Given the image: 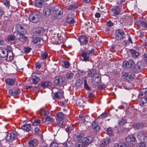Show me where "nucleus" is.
I'll list each match as a JSON object with an SVG mask.
<instances>
[{"label": "nucleus", "mask_w": 147, "mask_h": 147, "mask_svg": "<svg viewBox=\"0 0 147 147\" xmlns=\"http://www.w3.org/2000/svg\"><path fill=\"white\" fill-rule=\"evenodd\" d=\"M93 140V137L92 136H88L83 138L82 141L85 146L91 143Z\"/></svg>", "instance_id": "9d476101"}, {"label": "nucleus", "mask_w": 147, "mask_h": 147, "mask_svg": "<svg viewBox=\"0 0 147 147\" xmlns=\"http://www.w3.org/2000/svg\"><path fill=\"white\" fill-rule=\"evenodd\" d=\"M107 25L109 27L113 26L114 23H112L110 20H109L107 22Z\"/></svg>", "instance_id": "4d7b16f0"}, {"label": "nucleus", "mask_w": 147, "mask_h": 147, "mask_svg": "<svg viewBox=\"0 0 147 147\" xmlns=\"http://www.w3.org/2000/svg\"><path fill=\"white\" fill-rule=\"evenodd\" d=\"M133 60H129L128 61H125L123 63V66L124 68L129 67L134 64Z\"/></svg>", "instance_id": "4468645a"}, {"label": "nucleus", "mask_w": 147, "mask_h": 147, "mask_svg": "<svg viewBox=\"0 0 147 147\" xmlns=\"http://www.w3.org/2000/svg\"><path fill=\"white\" fill-rule=\"evenodd\" d=\"M124 76L125 78L128 80L133 79L134 77V74L131 72L125 73Z\"/></svg>", "instance_id": "6ab92c4d"}, {"label": "nucleus", "mask_w": 147, "mask_h": 147, "mask_svg": "<svg viewBox=\"0 0 147 147\" xmlns=\"http://www.w3.org/2000/svg\"><path fill=\"white\" fill-rule=\"evenodd\" d=\"M92 128L96 131H99L100 128L98 124L95 122H93L92 124Z\"/></svg>", "instance_id": "c85d7f7f"}, {"label": "nucleus", "mask_w": 147, "mask_h": 147, "mask_svg": "<svg viewBox=\"0 0 147 147\" xmlns=\"http://www.w3.org/2000/svg\"><path fill=\"white\" fill-rule=\"evenodd\" d=\"M106 133L109 136H112L114 134V132L112 128H107L106 129Z\"/></svg>", "instance_id": "7c9ffc66"}, {"label": "nucleus", "mask_w": 147, "mask_h": 147, "mask_svg": "<svg viewBox=\"0 0 147 147\" xmlns=\"http://www.w3.org/2000/svg\"><path fill=\"white\" fill-rule=\"evenodd\" d=\"M51 85V83L48 81H43L41 83V86L43 87L49 86Z\"/></svg>", "instance_id": "c756f323"}, {"label": "nucleus", "mask_w": 147, "mask_h": 147, "mask_svg": "<svg viewBox=\"0 0 147 147\" xmlns=\"http://www.w3.org/2000/svg\"><path fill=\"white\" fill-rule=\"evenodd\" d=\"M138 140L140 141H144L147 140L146 134L143 131L138 132L137 136Z\"/></svg>", "instance_id": "6e6552de"}, {"label": "nucleus", "mask_w": 147, "mask_h": 147, "mask_svg": "<svg viewBox=\"0 0 147 147\" xmlns=\"http://www.w3.org/2000/svg\"><path fill=\"white\" fill-rule=\"evenodd\" d=\"M144 127V124L142 123H138L135 125V127L137 129H141Z\"/></svg>", "instance_id": "49530a36"}, {"label": "nucleus", "mask_w": 147, "mask_h": 147, "mask_svg": "<svg viewBox=\"0 0 147 147\" xmlns=\"http://www.w3.org/2000/svg\"><path fill=\"white\" fill-rule=\"evenodd\" d=\"M64 67L66 68H68L70 65V63L67 61H65L64 62Z\"/></svg>", "instance_id": "5fc2aeb1"}, {"label": "nucleus", "mask_w": 147, "mask_h": 147, "mask_svg": "<svg viewBox=\"0 0 147 147\" xmlns=\"http://www.w3.org/2000/svg\"><path fill=\"white\" fill-rule=\"evenodd\" d=\"M84 87L86 90H91L90 88L88 86L86 80L84 81Z\"/></svg>", "instance_id": "09e8293b"}, {"label": "nucleus", "mask_w": 147, "mask_h": 147, "mask_svg": "<svg viewBox=\"0 0 147 147\" xmlns=\"http://www.w3.org/2000/svg\"><path fill=\"white\" fill-rule=\"evenodd\" d=\"M45 32V30L42 27H38L35 28V32L39 35L43 34Z\"/></svg>", "instance_id": "f3484780"}, {"label": "nucleus", "mask_w": 147, "mask_h": 147, "mask_svg": "<svg viewBox=\"0 0 147 147\" xmlns=\"http://www.w3.org/2000/svg\"><path fill=\"white\" fill-rule=\"evenodd\" d=\"M125 36V34L122 29H119L116 31L115 33V38L117 40H119L123 39Z\"/></svg>", "instance_id": "423d86ee"}, {"label": "nucleus", "mask_w": 147, "mask_h": 147, "mask_svg": "<svg viewBox=\"0 0 147 147\" xmlns=\"http://www.w3.org/2000/svg\"><path fill=\"white\" fill-rule=\"evenodd\" d=\"M73 74L71 72H67L66 74V77L69 79H71L73 78Z\"/></svg>", "instance_id": "a18cd8bd"}, {"label": "nucleus", "mask_w": 147, "mask_h": 147, "mask_svg": "<svg viewBox=\"0 0 147 147\" xmlns=\"http://www.w3.org/2000/svg\"><path fill=\"white\" fill-rule=\"evenodd\" d=\"M125 0H117V3L119 5L123 4L125 2Z\"/></svg>", "instance_id": "bf43d9fd"}, {"label": "nucleus", "mask_w": 147, "mask_h": 147, "mask_svg": "<svg viewBox=\"0 0 147 147\" xmlns=\"http://www.w3.org/2000/svg\"><path fill=\"white\" fill-rule=\"evenodd\" d=\"M137 147H146V145L144 142H141L138 144Z\"/></svg>", "instance_id": "864d4df0"}, {"label": "nucleus", "mask_w": 147, "mask_h": 147, "mask_svg": "<svg viewBox=\"0 0 147 147\" xmlns=\"http://www.w3.org/2000/svg\"><path fill=\"white\" fill-rule=\"evenodd\" d=\"M119 7H115L112 9V12L115 15H118L119 12Z\"/></svg>", "instance_id": "f704fd0d"}, {"label": "nucleus", "mask_w": 147, "mask_h": 147, "mask_svg": "<svg viewBox=\"0 0 147 147\" xmlns=\"http://www.w3.org/2000/svg\"><path fill=\"white\" fill-rule=\"evenodd\" d=\"M16 80L15 78H9L5 80L6 84L9 86L13 85L15 82Z\"/></svg>", "instance_id": "a211bd4d"}, {"label": "nucleus", "mask_w": 147, "mask_h": 147, "mask_svg": "<svg viewBox=\"0 0 147 147\" xmlns=\"http://www.w3.org/2000/svg\"><path fill=\"white\" fill-rule=\"evenodd\" d=\"M31 48L30 47H26L24 48V52L26 53H28L31 51Z\"/></svg>", "instance_id": "13d9d810"}, {"label": "nucleus", "mask_w": 147, "mask_h": 147, "mask_svg": "<svg viewBox=\"0 0 147 147\" xmlns=\"http://www.w3.org/2000/svg\"><path fill=\"white\" fill-rule=\"evenodd\" d=\"M52 91L54 94V97L56 98H60L63 95V92L57 88H53L52 89Z\"/></svg>", "instance_id": "0eeeda50"}, {"label": "nucleus", "mask_w": 147, "mask_h": 147, "mask_svg": "<svg viewBox=\"0 0 147 147\" xmlns=\"http://www.w3.org/2000/svg\"><path fill=\"white\" fill-rule=\"evenodd\" d=\"M40 16L36 13H32L30 14L28 20L31 22L34 23L38 22L39 21Z\"/></svg>", "instance_id": "7ed1b4c3"}, {"label": "nucleus", "mask_w": 147, "mask_h": 147, "mask_svg": "<svg viewBox=\"0 0 147 147\" xmlns=\"http://www.w3.org/2000/svg\"><path fill=\"white\" fill-rule=\"evenodd\" d=\"M45 121H49L53 123L54 122L55 119L50 116H47L45 119Z\"/></svg>", "instance_id": "a19ab883"}, {"label": "nucleus", "mask_w": 147, "mask_h": 147, "mask_svg": "<svg viewBox=\"0 0 147 147\" xmlns=\"http://www.w3.org/2000/svg\"><path fill=\"white\" fill-rule=\"evenodd\" d=\"M48 56V53L45 52L41 54V58L43 60H45Z\"/></svg>", "instance_id": "58836bf2"}, {"label": "nucleus", "mask_w": 147, "mask_h": 147, "mask_svg": "<svg viewBox=\"0 0 147 147\" xmlns=\"http://www.w3.org/2000/svg\"><path fill=\"white\" fill-rule=\"evenodd\" d=\"M65 78L62 77H57L55 78L54 82L56 84L60 86L64 84Z\"/></svg>", "instance_id": "1a4fd4ad"}, {"label": "nucleus", "mask_w": 147, "mask_h": 147, "mask_svg": "<svg viewBox=\"0 0 147 147\" xmlns=\"http://www.w3.org/2000/svg\"><path fill=\"white\" fill-rule=\"evenodd\" d=\"M126 123V121L125 119H121L119 121V124L121 126H123Z\"/></svg>", "instance_id": "de8ad7c7"}, {"label": "nucleus", "mask_w": 147, "mask_h": 147, "mask_svg": "<svg viewBox=\"0 0 147 147\" xmlns=\"http://www.w3.org/2000/svg\"><path fill=\"white\" fill-rule=\"evenodd\" d=\"M42 3L40 0H36L35 1V5L37 7H42Z\"/></svg>", "instance_id": "ea45409f"}, {"label": "nucleus", "mask_w": 147, "mask_h": 147, "mask_svg": "<svg viewBox=\"0 0 147 147\" xmlns=\"http://www.w3.org/2000/svg\"><path fill=\"white\" fill-rule=\"evenodd\" d=\"M34 131L35 134H38L41 131L40 128L37 127H35L34 129Z\"/></svg>", "instance_id": "8fccbe9b"}, {"label": "nucleus", "mask_w": 147, "mask_h": 147, "mask_svg": "<svg viewBox=\"0 0 147 147\" xmlns=\"http://www.w3.org/2000/svg\"><path fill=\"white\" fill-rule=\"evenodd\" d=\"M35 66L36 68L40 69L42 65L39 63H37L35 64Z\"/></svg>", "instance_id": "e2e57ef3"}, {"label": "nucleus", "mask_w": 147, "mask_h": 147, "mask_svg": "<svg viewBox=\"0 0 147 147\" xmlns=\"http://www.w3.org/2000/svg\"><path fill=\"white\" fill-rule=\"evenodd\" d=\"M81 57H83L82 60L85 61H90V57L94 55V50L92 49L90 50L84 51V49L81 50Z\"/></svg>", "instance_id": "f03ea898"}, {"label": "nucleus", "mask_w": 147, "mask_h": 147, "mask_svg": "<svg viewBox=\"0 0 147 147\" xmlns=\"http://www.w3.org/2000/svg\"><path fill=\"white\" fill-rule=\"evenodd\" d=\"M79 42L83 45H85L87 43L88 38V37L85 35H82L78 38Z\"/></svg>", "instance_id": "9b49d317"}, {"label": "nucleus", "mask_w": 147, "mask_h": 147, "mask_svg": "<svg viewBox=\"0 0 147 147\" xmlns=\"http://www.w3.org/2000/svg\"><path fill=\"white\" fill-rule=\"evenodd\" d=\"M79 117L80 118L84 119V121H85V118L87 117H88L86 115H85L83 116L81 115H80L79 116Z\"/></svg>", "instance_id": "69168bd1"}, {"label": "nucleus", "mask_w": 147, "mask_h": 147, "mask_svg": "<svg viewBox=\"0 0 147 147\" xmlns=\"http://www.w3.org/2000/svg\"><path fill=\"white\" fill-rule=\"evenodd\" d=\"M24 34H22L20 35L19 38V40L22 41H24V40H26L27 39V38Z\"/></svg>", "instance_id": "4c0bfd02"}, {"label": "nucleus", "mask_w": 147, "mask_h": 147, "mask_svg": "<svg viewBox=\"0 0 147 147\" xmlns=\"http://www.w3.org/2000/svg\"><path fill=\"white\" fill-rule=\"evenodd\" d=\"M34 42L36 45H41L43 43V40L39 38H37L34 40Z\"/></svg>", "instance_id": "bb28decb"}, {"label": "nucleus", "mask_w": 147, "mask_h": 147, "mask_svg": "<svg viewBox=\"0 0 147 147\" xmlns=\"http://www.w3.org/2000/svg\"><path fill=\"white\" fill-rule=\"evenodd\" d=\"M41 121L39 119H36L34 121L32 125L34 126L39 125L41 123Z\"/></svg>", "instance_id": "72a5a7b5"}, {"label": "nucleus", "mask_w": 147, "mask_h": 147, "mask_svg": "<svg viewBox=\"0 0 147 147\" xmlns=\"http://www.w3.org/2000/svg\"><path fill=\"white\" fill-rule=\"evenodd\" d=\"M57 121L63 120L65 119V116L61 112L58 113L57 115Z\"/></svg>", "instance_id": "393cba45"}, {"label": "nucleus", "mask_w": 147, "mask_h": 147, "mask_svg": "<svg viewBox=\"0 0 147 147\" xmlns=\"http://www.w3.org/2000/svg\"><path fill=\"white\" fill-rule=\"evenodd\" d=\"M58 121V125L61 127H65V125L64 124L63 120L59 121Z\"/></svg>", "instance_id": "3c124183"}, {"label": "nucleus", "mask_w": 147, "mask_h": 147, "mask_svg": "<svg viewBox=\"0 0 147 147\" xmlns=\"http://www.w3.org/2000/svg\"><path fill=\"white\" fill-rule=\"evenodd\" d=\"M31 128V124H25L22 126L21 129L27 131H30Z\"/></svg>", "instance_id": "b1692460"}, {"label": "nucleus", "mask_w": 147, "mask_h": 147, "mask_svg": "<svg viewBox=\"0 0 147 147\" xmlns=\"http://www.w3.org/2000/svg\"><path fill=\"white\" fill-rule=\"evenodd\" d=\"M115 147H126V145L124 142L115 143L114 145Z\"/></svg>", "instance_id": "c9c22d12"}, {"label": "nucleus", "mask_w": 147, "mask_h": 147, "mask_svg": "<svg viewBox=\"0 0 147 147\" xmlns=\"http://www.w3.org/2000/svg\"><path fill=\"white\" fill-rule=\"evenodd\" d=\"M43 15L45 16L49 17L51 14L50 8L48 6L44 7L43 9Z\"/></svg>", "instance_id": "ddd939ff"}, {"label": "nucleus", "mask_w": 147, "mask_h": 147, "mask_svg": "<svg viewBox=\"0 0 147 147\" xmlns=\"http://www.w3.org/2000/svg\"><path fill=\"white\" fill-rule=\"evenodd\" d=\"M143 92L144 94L147 96V88H144L143 89Z\"/></svg>", "instance_id": "774afa93"}, {"label": "nucleus", "mask_w": 147, "mask_h": 147, "mask_svg": "<svg viewBox=\"0 0 147 147\" xmlns=\"http://www.w3.org/2000/svg\"><path fill=\"white\" fill-rule=\"evenodd\" d=\"M41 115L44 116H47L49 115V112L47 111L43 110L40 112Z\"/></svg>", "instance_id": "79ce46f5"}, {"label": "nucleus", "mask_w": 147, "mask_h": 147, "mask_svg": "<svg viewBox=\"0 0 147 147\" xmlns=\"http://www.w3.org/2000/svg\"><path fill=\"white\" fill-rule=\"evenodd\" d=\"M20 92V91L19 89H17L16 90L14 91L12 90L9 91V93L12 95L14 96L19 94Z\"/></svg>", "instance_id": "473e14b6"}, {"label": "nucleus", "mask_w": 147, "mask_h": 147, "mask_svg": "<svg viewBox=\"0 0 147 147\" xmlns=\"http://www.w3.org/2000/svg\"><path fill=\"white\" fill-rule=\"evenodd\" d=\"M126 141L129 142H134L136 140L135 137L133 135H129L125 138Z\"/></svg>", "instance_id": "5701e85b"}, {"label": "nucleus", "mask_w": 147, "mask_h": 147, "mask_svg": "<svg viewBox=\"0 0 147 147\" xmlns=\"http://www.w3.org/2000/svg\"><path fill=\"white\" fill-rule=\"evenodd\" d=\"M110 141L109 138L104 139L101 141L100 145L101 146L104 147L108 145Z\"/></svg>", "instance_id": "4be33fe9"}, {"label": "nucleus", "mask_w": 147, "mask_h": 147, "mask_svg": "<svg viewBox=\"0 0 147 147\" xmlns=\"http://www.w3.org/2000/svg\"><path fill=\"white\" fill-rule=\"evenodd\" d=\"M8 52V53H11H11H12V49L11 47L10 46H8L7 47V50Z\"/></svg>", "instance_id": "0e129e2a"}, {"label": "nucleus", "mask_w": 147, "mask_h": 147, "mask_svg": "<svg viewBox=\"0 0 147 147\" xmlns=\"http://www.w3.org/2000/svg\"><path fill=\"white\" fill-rule=\"evenodd\" d=\"M17 136V133L16 131H14L11 133L8 134L6 137L5 139L8 141L11 142L16 139Z\"/></svg>", "instance_id": "39448f33"}, {"label": "nucleus", "mask_w": 147, "mask_h": 147, "mask_svg": "<svg viewBox=\"0 0 147 147\" xmlns=\"http://www.w3.org/2000/svg\"><path fill=\"white\" fill-rule=\"evenodd\" d=\"M0 57L3 58L8 57V52L6 49L0 47Z\"/></svg>", "instance_id": "2eb2a0df"}, {"label": "nucleus", "mask_w": 147, "mask_h": 147, "mask_svg": "<svg viewBox=\"0 0 147 147\" xmlns=\"http://www.w3.org/2000/svg\"><path fill=\"white\" fill-rule=\"evenodd\" d=\"M66 22L70 24H72L75 23V21L73 18L68 15L66 18Z\"/></svg>", "instance_id": "cd10ccee"}, {"label": "nucleus", "mask_w": 147, "mask_h": 147, "mask_svg": "<svg viewBox=\"0 0 147 147\" xmlns=\"http://www.w3.org/2000/svg\"><path fill=\"white\" fill-rule=\"evenodd\" d=\"M130 52L132 57L134 58H137L140 55V53L134 49L130 50Z\"/></svg>", "instance_id": "aec40b11"}, {"label": "nucleus", "mask_w": 147, "mask_h": 147, "mask_svg": "<svg viewBox=\"0 0 147 147\" xmlns=\"http://www.w3.org/2000/svg\"><path fill=\"white\" fill-rule=\"evenodd\" d=\"M57 37L59 40V43H62L64 41V39L62 36L60 34L58 33L57 35Z\"/></svg>", "instance_id": "c03bdc74"}, {"label": "nucleus", "mask_w": 147, "mask_h": 147, "mask_svg": "<svg viewBox=\"0 0 147 147\" xmlns=\"http://www.w3.org/2000/svg\"><path fill=\"white\" fill-rule=\"evenodd\" d=\"M75 5H70L68 6L67 8V10H71L75 9Z\"/></svg>", "instance_id": "6e6d98bb"}, {"label": "nucleus", "mask_w": 147, "mask_h": 147, "mask_svg": "<svg viewBox=\"0 0 147 147\" xmlns=\"http://www.w3.org/2000/svg\"><path fill=\"white\" fill-rule=\"evenodd\" d=\"M3 4L7 7H9L10 5L9 2L7 0H5L3 1Z\"/></svg>", "instance_id": "603ef678"}, {"label": "nucleus", "mask_w": 147, "mask_h": 147, "mask_svg": "<svg viewBox=\"0 0 147 147\" xmlns=\"http://www.w3.org/2000/svg\"><path fill=\"white\" fill-rule=\"evenodd\" d=\"M15 37L12 35H9L7 37V40L9 42H11L15 40Z\"/></svg>", "instance_id": "37998d69"}, {"label": "nucleus", "mask_w": 147, "mask_h": 147, "mask_svg": "<svg viewBox=\"0 0 147 147\" xmlns=\"http://www.w3.org/2000/svg\"><path fill=\"white\" fill-rule=\"evenodd\" d=\"M58 144L55 143H53L51 144L50 146V147H58Z\"/></svg>", "instance_id": "052dcab7"}, {"label": "nucleus", "mask_w": 147, "mask_h": 147, "mask_svg": "<svg viewBox=\"0 0 147 147\" xmlns=\"http://www.w3.org/2000/svg\"><path fill=\"white\" fill-rule=\"evenodd\" d=\"M84 136V134L78 133L74 135V138L75 141H81V140Z\"/></svg>", "instance_id": "dca6fc26"}, {"label": "nucleus", "mask_w": 147, "mask_h": 147, "mask_svg": "<svg viewBox=\"0 0 147 147\" xmlns=\"http://www.w3.org/2000/svg\"><path fill=\"white\" fill-rule=\"evenodd\" d=\"M58 7L57 6L53 7L52 10L53 19L56 20L60 16L62 13V12L59 10L57 9Z\"/></svg>", "instance_id": "20e7f679"}, {"label": "nucleus", "mask_w": 147, "mask_h": 147, "mask_svg": "<svg viewBox=\"0 0 147 147\" xmlns=\"http://www.w3.org/2000/svg\"><path fill=\"white\" fill-rule=\"evenodd\" d=\"M32 79L33 83L34 84H37L39 80V78L35 76H32Z\"/></svg>", "instance_id": "2f4dec72"}, {"label": "nucleus", "mask_w": 147, "mask_h": 147, "mask_svg": "<svg viewBox=\"0 0 147 147\" xmlns=\"http://www.w3.org/2000/svg\"><path fill=\"white\" fill-rule=\"evenodd\" d=\"M38 143L37 140L34 139L28 142L29 146L30 147H34L36 146Z\"/></svg>", "instance_id": "412c9836"}, {"label": "nucleus", "mask_w": 147, "mask_h": 147, "mask_svg": "<svg viewBox=\"0 0 147 147\" xmlns=\"http://www.w3.org/2000/svg\"><path fill=\"white\" fill-rule=\"evenodd\" d=\"M81 141H78L77 142L76 145L74 147H85V145L84 144L82 140Z\"/></svg>", "instance_id": "e433bc0d"}, {"label": "nucleus", "mask_w": 147, "mask_h": 147, "mask_svg": "<svg viewBox=\"0 0 147 147\" xmlns=\"http://www.w3.org/2000/svg\"><path fill=\"white\" fill-rule=\"evenodd\" d=\"M143 59L144 61L147 63V53H145L144 54Z\"/></svg>", "instance_id": "680f3d73"}, {"label": "nucleus", "mask_w": 147, "mask_h": 147, "mask_svg": "<svg viewBox=\"0 0 147 147\" xmlns=\"http://www.w3.org/2000/svg\"><path fill=\"white\" fill-rule=\"evenodd\" d=\"M87 75L89 77L92 78V82L93 85L96 86L99 84L100 82V80L98 79L99 74L94 69H91L89 71Z\"/></svg>", "instance_id": "f257e3e1"}, {"label": "nucleus", "mask_w": 147, "mask_h": 147, "mask_svg": "<svg viewBox=\"0 0 147 147\" xmlns=\"http://www.w3.org/2000/svg\"><path fill=\"white\" fill-rule=\"evenodd\" d=\"M88 97L91 98H93L94 97V95L92 93H89L88 94Z\"/></svg>", "instance_id": "338daca9"}, {"label": "nucleus", "mask_w": 147, "mask_h": 147, "mask_svg": "<svg viewBox=\"0 0 147 147\" xmlns=\"http://www.w3.org/2000/svg\"><path fill=\"white\" fill-rule=\"evenodd\" d=\"M15 29L18 31L21 32L22 34H26L27 33L26 31L24 30L23 26L20 24H17L16 25Z\"/></svg>", "instance_id": "f8f14e48"}, {"label": "nucleus", "mask_w": 147, "mask_h": 147, "mask_svg": "<svg viewBox=\"0 0 147 147\" xmlns=\"http://www.w3.org/2000/svg\"><path fill=\"white\" fill-rule=\"evenodd\" d=\"M144 92H143V90L140 92L139 95V97L142 99V102L144 104V103H146L147 102V98L146 97H142L143 95Z\"/></svg>", "instance_id": "a878e982"}]
</instances>
